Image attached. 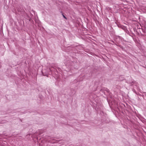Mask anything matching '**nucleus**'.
Masks as SVG:
<instances>
[{"instance_id":"nucleus-1","label":"nucleus","mask_w":146,"mask_h":146,"mask_svg":"<svg viewBox=\"0 0 146 146\" xmlns=\"http://www.w3.org/2000/svg\"><path fill=\"white\" fill-rule=\"evenodd\" d=\"M63 17L65 18V19H66V17L63 15Z\"/></svg>"}]
</instances>
